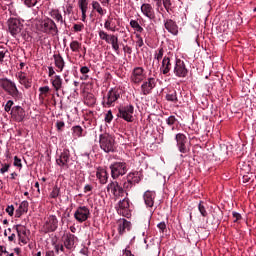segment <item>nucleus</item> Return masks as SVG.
Instances as JSON below:
<instances>
[{
    "label": "nucleus",
    "instance_id": "24",
    "mask_svg": "<svg viewBox=\"0 0 256 256\" xmlns=\"http://www.w3.org/2000/svg\"><path fill=\"white\" fill-rule=\"evenodd\" d=\"M53 59L57 72L62 73V71L65 69V59H63V56H61L60 53H54Z\"/></svg>",
    "mask_w": 256,
    "mask_h": 256
},
{
    "label": "nucleus",
    "instance_id": "8",
    "mask_svg": "<svg viewBox=\"0 0 256 256\" xmlns=\"http://www.w3.org/2000/svg\"><path fill=\"white\" fill-rule=\"evenodd\" d=\"M89 217H91V211L87 206H79L74 213V219L78 223H85Z\"/></svg>",
    "mask_w": 256,
    "mask_h": 256
},
{
    "label": "nucleus",
    "instance_id": "29",
    "mask_svg": "<svg viewBox=\"0 0 256 256\" xmlns=\"http://www.w3.org/2000/svg\"><path fill=\"white\" fill-rule=\"evenodd\" d=\"M127 181H130V183L137 185V183H141V172L139 171H134V172H130L127 177H126Z\"/></svg>",
    "mask_w": 256,
    "mask_h": 256
},
{
    "label": "nucleus",
    "instance_id": "37",
    "mask_svg": "<svg viewBox=\"0 0 256 256\" xmlns=\"http://www.w3.org/2000/svg\"><path fill=\"white\" fill-rule=\"evenodd\" d=\"M61 196V189L57 186H54L52 191L50 192V199H57V197Z\"/></svg>",
    "mask_w": 256,
    "mask_h": 256
},
{
    "label": "nucleus",
    "instance_id": "31",
    "mask_svg": "<svg viewBox=\"0 0 256 256\" xmlns=\"http://www.w3.org/2000/svg\"><path fill=\"white\" fill-rule=\"evenodd\" d=\"M91 5H92V11H95V13H98V15H100L101 17L107 14V10L104 9L103 6H101V2L97 0H93L91 2Z\"/></svg>",
    "mask_w": 256,
    "mask_h": 256
},
{
    "label": "nucleus",
    "instance_id": "48",
    "mask_svg": "<svg viewBox=\"0 0 256 256\" xmlns=\"http://www.w3.org/2000/svg\"><path fill=\"white\" fill-rule=\"evenodd\" d=\"M86 103H87V105H95V103H96L95 96H93V94H88L86 96Z\"/></svg>",
    "mask_w": 256,
    "mask_h": 256
},
{
    "label": "nucleus",
    "instance_id": "34",
    "mask_svg": "<svg viewBox=\"0 0 256 256\" xmlns=\"http://www.w3.org/2000/svg\"><path fill=\"white\" fill-rule=\"evenodd\" d=\"M29 211V202L27 200H24L19 205V208L16 210V217H21V215H24V213H27Z\"/></svg>",
    "mask_w": 256,
    "mask_h": 256
},
{
    "label": "nucleus",
    "instance_id": "21",
    "mask_svg": "<svg viewBox=\"0 0 256 256\" xmlns=\"http://www.w3.org/2000/svg\"><path fill=\"white\" fill-rule=\"evenodd\" d=\"M78 240L75 234L67 233L63 237V245L68 251H73V249H75V242Z\"/></svg>",
    "mask_w": 256,
    "mask_h": 256
},
{
    "label": "nucleus",
    "instance_id": "47",
    "mask_svg": "<svg viewBox=\"0 0 256 256\" xmlns=\"http://www.w3.org/2000/svg\"><path fill=\"white\" fill-rule=\"evenodd\" d=\"M64 17L65 15H71L73 13V4H67L66 7L63 8Z\"/></svg>",
    "mask_w": 256,
    "mask_h": 256
},
{
    "label": "nucleus",
    "instance_id": "62",
    "mask_svg": "<svg viewBox=\"0 0 256 256\" xmlns=\"http://www.w3.org/2000/svg\"><path fill=\"white\" fill-rule=\"evenodd\" d=\"M91 191H93V185L91 184H86L84 186V193H90Z\"/></svg>",
    "mask_w": 256,
    "mask_h": 256
},
{
    "label": "nucleus",
    "instance_id": "54",
    "mask_svg": "<svg viewBox=\"0 0 256 256\" xmlns=\"http://www.w3.org/2000/svg\"><path fill=\"white\" fill-rule=\"evenodd\" d=\"M104 27L108 30V31H113L115 32V27L113 26V24L110 21H106L104 24Z\"/></svg>",
    "mask_w": 256,
    "mask_h": 256
},
{
    "label": "nucleus",
    "instance_id": "20",
    "mask_svg": "<svg viewBox=\"0 0 256 256\" xmlns=\"http://www.w3.org/2000/svg\"><path fill=\"white\" fill-rule=\"evenodd\" d=\"M189 73L187 67L185 66V62L181 59H176L174 74L176 77H185Z\"/></svg>",
    "mask_w": 256,
    "mask_h": 256
},
{
    "label": "nucleus",
    "instance_id": "5",
    "mask_svg": "<svg viewBox=\"0 0 256 256\" xmlns=\"http://www.w3.org/2000/svg\"><path fill=\"white\" fill-rule=\"evenodd\" d=\"M112 179H119L128 171L126 162H114L110 165Z\"/></svg>",
    "mask_w": 256,
    "mask_h": 256
},
{
    "label": "nucleus",
    "instance_id": "57",
    "mask_svg": "<svg viewBox=\"0 0 256 256\" xmlns=\"http://www.w3.org/2000/svg\"><path fill=\"white\" fill-rule=\"evenodd\" d=\"M137 37V41H136V47H143L144 43H143V38H141V36L139 34H136Z\"/></svg>",
    "mask_w": 256,
    "mask_h": 256
},
{
    "label": "nucleus",
    "instance_id": "26",
    "mask_svg": "<svg viewBox=\"0 0 256 256\" xmlns=\"http://www.w3.org/2000/svg\"><path fill=\"white\" fill-rule=\"evenodd\" d=\"M127 231H131V222L126 219H122L118 221V233L119 235H125Z\"/></svg>",
    "mask_w": 256,
    "mask_h": 256
},
{
    "label": "nucleus",
    "instance_id": "12",
    "mask_svg": "<svg viewBox=\"0 0 256 256\" xmlns=\"http://www.w3.org/2000/svg\"><path fill=\"white\" fill-rule=\"evenodd\" d=\"M142 15L147 17L149 21H157V16H155V8L150 3H143L140 7Z\"/></svg>",
    "mask_w": 256,
    "mask_h": 256
},
{
    "label": "nucleus",
    "instance_id": "49",
    "mask_svg": "<svg viewBox=\"0 0 256 256\" xmlns=\"http://www.w3.org/2000/svg\"><path fill=\"white\" fill-rule=\"evenodd\" d=\"M79 47H80V44L78 41H73L71 42L70 44V49L71 51H73L74 53H77V51H79Z\"/></svg>",
    "mask_w": 256,
    "mask_h": 256
},
{
    "label": "nucleus",
    "instance_id": "32",
    "mask_svg": "<svg viewBox=\"0 0 256 256\" xmlns=\"http://www.w3.org/2000/svg\"><path fill=\"white\" fill-rule=\"evenodd\" d=\"M50 81L54 88V91L58 92L63 89V78H61L59 75H55L53 78H51Z\"/></svg>",
    "mask_w": 256,
    "mask_h": 256
},
{
    "label": "nucleus",
    "instance_id": "43",
    "mask_svg": "<svg viewBox=\"0 0 256 256\" xmlns=\"http://www.w3.org/2000/svg\"><path fill=\"white\" fill-rule=\"evenodd\" d=\"M198 211L200 212L202 217H207L208 213H207V210L205 208V204L203 203V201H200V203L198 205Z\"/></svg>",
    "mask_w": 256,
    "mask_h": 256
},
{
    "label": "nucleus",
    "instance_id": "53",
    "mask_svg": "<svg viewBox=\"0 0 256 256\" xmlns=\"http://www.w3.org/2000/svg\"><path fill=\"white\" fill-rule=\"evenodd\" d=\"M6 213H8V215H9L10 217H13V215H14V213H15V206H13V205L7 206V208H6Z\"/></svg>",
    "mask_w": 256,
    "mask_h": 256
},
{
    "label": "nucleus",
    "instance_id": "6",
    "mask_svg": "<svg viewBox=\"0 0 256 256\" xmlns=\"http://www.w3.org/2000/svg\"><path fill=\"white\" fill-rule=\"evenodd\" d=\"M8 29L10 33H29L23 22L17 18H10L8 20Z\"/></svg>",
    "mask_w": 256,
    "mask_h": 256
},
{
    "label": "nucleus",
    "instance_id": "42",
    "mask_svg": "<svg viewBox=\"0 0 256 256\" xmlns=\"http://www.w3.org/2000/svg\"><path fill=\"white\" fill-rule=\"evenodd\" d=\"M133 183H131V181H129V180H126L124 183H123V186H122V189H123V191H124V193H126V195H128V191L130 190V189H133Z\"/></svg>",
    "mask_w": 256,
    "mask_h": 256
},
{
    "label": "nucleus",
    "instance_id": "45",
    "mask_svg": "<svg viewBox=\"0 0 256 256\" xmlns=\"http://www.w3.org/2000/svg\"><path fill=\"white\" fill-rule=\"evenodd\" d=\"M41 0H24V5L28 8L35 7Z\"/></svg>",
    "mask_w": 256,
    "mask_h": 256
},
{
    "label": "nucleus",
    "instance_id": "52",
    "mask_svg": "<svg viewBox=\"0 0 256 256\" xmlns=\"http://www.w3.org/2000/svg\"><path fill=\"white\" fill-rule=\"evenodd\" d=\"M40 91V97L41 95H45V97H47V93H49V91H51V89L49 88V86H44V87H40L39 88Z\"/></svg>",
    "mask_w": 256,
    "mask_h": 256
},
{
    "label": "nucleus",
    "instance_id": "33",
    "mask_svg": "<svg viewBox=\"0 0 256 256\" xmlns=\"http://www.w3.org/2000/svg\"><path fill=\"white\" fill-rule=\"evenodd\" d=\"M160 70L163 75H167L171 71V59L169 57L165 56L163 58Z\"/></svg>",
    "mask_w": 256,
    "mask_h": 256
},
{
    "label": "nucleus",
    "instance_id": "13",
    "mask_svg": "<svg viewBox=\"0 0 256 256\" xmlns=\"http://www.w3.org/2000/svg\"><path fill=\"white\" fill-rule=\"evenodd\" d=\"M58 227H59V220L57 219V216L50 215L44 224L46 233H53L57 231Z\"/></svg>",
    "mask_w": 256,
    "mask_h": 256
},
{
    "label": "nucleus",
    "instance_id": "50",
    "mask_svg": "<svg viewBox=\"0 0 256 256\" xmlns=\"http://www.w3.org/2000/svg\"><path fill=\"white\" fill-rule=\"evenodd\" d=\"M57 255H59V252L61 251V253H65V245L63 244H56L54 247Z\"/></svg>",
    "mask_w": 256,
    "mask_h": 256
},
{
    "label": "nucleus",
    "instance_id": "63",
    "mask_svg": "<svg viewBox=\"0 0 256 256\" xmlns=\"http://www.w3.org/2000/svg\"><path fill=\"white\" fill-rule=\"evenodd\" d=\"M20 35L24 41H31V35H29V33H21Z\"/></svg>",
    "mask_w": 256,
    "mask_h": 256
},
{
    "label": "nucleus",
    "instance_id": "10",
    "mask_svg": "<svg viewBox=\"0 0 256 256\" xmlns=\"http://www.w3.org/2000/svg\"><path fill=\"white\" fill-rule=\"evenodd\" d=\"M118 205L119 208L117 209V213L122 215V217L129 219V217H131L129 198H124L123 200L119 201Z\"/></svg>",
    "mask_w": 256,
    "mask_h": 256
},
{
    "label": "nucleus",
    "instance_id": "41",
    "mask_svg": "<svg viewBox=\"0 0 256 256\" xmlns=\"http://www.w3.org/2000/svg\"><path fill=\"white\" fill-rule=\"evenodd\" d=\"M166 123L167 125H169V127H172V131H175V123H177V118L175 116H169L167 119H166Z\"/></svg>",
    "mask_w": 256,
    "mask_h": 256
},
{
    "label": "nucleus",
    "instance_id": "59",
    "mask_svg": "<svg viewBox=\"0 0 256 256\" xmlns=\"http://www.w3.org/2000/svg\"><path fill=\"white\" fill-rule=\"evenodd\" d=\"M9 167H11L10 164H4L2 165L1 169H0V173L4 174L7 173V171H9Z\"/></svg>",
    "mask_w": 256,
    "mask_h": 256
},
{
    "label": "nucleus",
    "instance_id": "15",
    "mask_svg": "<svg viewBox=\"0 0 256 256\" xmlns=\"http://www.w3.org/2000/svg\"><path fill=\"white\" fill-rule=\"evenodd\" d=\"M107 191H111L114 197H123L125 195V190H123V186L119 185V182L112 181L107 185Z\"/></svg>",
    "mask_w": 256,
    "mask_h": 256
},
{
    "label": "nucleus",
    "instance_id": "46",
    "mask_svg": "<svg viewBox=\"0 0 256 256\" xmlns=\"http://www.w3.org/2000/svg\"><path fill=\"white\" fill-rule=\"evenodd\" d=\"M162 4L164 9L167 11V13H171L172 9H171V0H162Z\"/></svg>",
    "mask_w": 256,
    "mask_h": 256
},
{
    "label": "nucleus",
    "instance_id": "51",
    "mask_svg": "<svg viewBox=\"0 0 256 256\" xmlns=\"http://www.w3.org/2000/svg\"><path fill=\"white\" fill-rule=\"evenodd\" d=\"M113 121V112L109 110L105 115V122L111 123Z\"/></svg>",
    "mask_w": 256,
    "mask_h": 256
},
{
    "label": "nucleus",
    "instance_id": "4",
    "mask_svg": "<svg viewBox=\"0 0 256 256\" xmlns=\"http://www.w3.org/2000/svg\"><path fill=\"white\" fill-rule=\"evenodd\" d=\"M133 113H135V107L132 104L121 105L118 108V117L127 123H133Z\"/></svg>",
    "mask_w": 256,
    "mask_h": 256
},
{
    "label": "nucleus",
    "instance_id": "28",
    "mask_svg": "<svg viewBox=\"0 0 256 256\" xmlns=\"http://www.w3.org/2000/svg\"><path fill=\"white\" fill-rule=\"evenodd\" d=\"M18 81L20 85H24L25 89H31V83H33V80L31 78H27L25 72L18 73Z\"/></svg>",
    "mask_w": 256,
    "mask_h": 256
},
{
    "label": "nucleus",
    "instance_id": "39",
    "mask_svg": "<svg viewBox=\"0 0 256 256\" xmlns=\"http://www.w3.org/2000/svg\"><path fill=\"white\" fill-rule=\"evenodd\" d=\"M164 53H165V50L163 49V47L158 48L155 51L154 59H156V61H161V59H163Z\"/></svg>",
    "mask_w": 256,
    "mask_h": 256
},
{
    "label": "nucleus",
    "instance_id": "7",
    "mask_svg": "<svg viewBox=\"0 0 256 256\" xmlns=\"http://www.w3.org/2000/svg\"><path fill=\"white\" fill-rule=\"evenodd\" d=\"M71 162V151L64 148L63 151L56 158V165L62 167L63 169H69V163Z\"/></svg>",
    "mask_w": 256,
    "mask_h": 256
},
{
    "label": "nucleus",
    "instance_id": "44",
    "mask_svg": "<svg viewBox=\"0 0 256 256\" xmlns=\"http://www.w3.org/2000/svg\"><path fill=\"white\" fill-rule=\"evenodd\" d=\"M13 105H15L13 100L7 101V103L4 106V110L6 111V113H11V111H13Z\"/></svg>",
    "mask_w": 256,
    "mask_h": 256
},
{
    "label": "nucleus",
    "instance_id": "17",
    "mask_svg": "<svg viewBox=\"0 0 256 256\" xmlns=\"http://www.w3.org/2000/svg\"><path fill=\"white\" fill-rule=\"evenodd\" d=\"M145 69L143 67H136L133 69L130 80L132 83H135L136 85H139V83L143 82V79H145Z\"/></svg>",
    "mask_w": 256,
    "mask_h": 256
},
{
    "label": "nucleus",
    "instance_id": "11",
    "mask_svg": "<svg viewBox=\"0 0 256 256\" xmlns=\"http://www.w3.org/2000/svg\"><path fill=\"white\" fill-rule=\"evenodd\" d=\"M40 31L42 33H59V30H57V24L53 19H47L40 24Z\"/></svg>",
    "mask_w": 256,
    "mask_h": 256
},
{
    "label": "nucleus",
    "instance_id": "27",
    "mask_svg": "<svg viewBox=\"0 0 256 256\" xmlns=\"http://www.w3.org/2000/svg\"><path fill=\"white\" fill-rule=\"evenodd\" d=\"M164 27L168 33H179V27L172 19H164Z\"/></svg>",
    "mask_w": 256,
    "mask_h": 256
},
{
    "label": "nucleus",
    "instance_id": "9",
    "mask_svg": "<svg viewBox=\"0 0 256 256\" xmlns=\"http://www.w3.org/2000/svg\"><path fill=\"white\" fill-rule=\"evenodd\" d=\"M14 229H16L17 236L19 238L20 243L23 245H27L29 243V234L31 233L27 228L23 225H15Z\"/></svg>",
    "mask_w": 256,
    "mask_h": 256
},
{
    "label": "nucleus",
    "instance_id": "40",
    "mask_svg": "<svg viewBox=\"0 0 256 256\" xmlns=\"http://www.w3.org/2000/svg\"><path fill=\"white\" fill-rule=\"evenodd\" d=\"M166 99L168 101H171L172 103H177V101H179V99L177 98V92L176 91L168 93L166 95Z\"/></svg>",
    "mask_w": 256,
    "mask_h": 256
},
{
    "label": "nucleus",
    "instance_id": "16",
    "mask_svg": "<svg viewBox=\"0 0 256 256\" xmlns=\"http://www.w3.org/2000/svg\"><path fill=\"white\" fill-rule=\"evenodd\" d=\"M100 39L106 41V43H110L114 51H119V39L115 35L107 34V33H99Z\"/></svg>",
    "mask_w": 256,
    "mask_h": 256
},
{
    "label": "nucleus",
    "instance_id": "23",
    "mask_svg": "<svg viewBox=\"0 0 256 256\" xmlns=\"http://www.w3.org/2000/svg\"><path fill=\"white\" fill-rule=\"evenodd\" d=\"M78 7L81 11V21L83 23L87 22V11H89V0H78Z\"/></svg>",
    "mask_w": 256,
    "mask_h": 256
},
{
    "label": "nucleus",
    "instance_id": "22",
    "mask_svg": "<svg viewBox=\"0 0 256 256\" xmlns=\"http://www.w3.org/2000/svg\"><path fill=\"white\" fill-rule=\"evenodd\" d=\"M157 86L155 78H148L147 81L143 82L141 85V91L143 95H151V92Z\"/></svg>",
    "mask_w": 256,
    "mask_h": 256
},
{
    "label": "nucleus",
    "instance_id": "19",
    "mask_svg": "<svg viewBox=\"0 0 256 256\" xmlns=\"http://www.w3.org/2000/svg\"><path fill=\"white\" fill-rule=\"evenodd\" d=\"M48 15L51 17L52 21H56L60 25H65V16L61 14V10L57 8L48 9Z\"/></svg>",
    "mask_w": 256,
    "mask_h": 256
},
{
    "label": "nucleus",
    "instance_id": "64",
    "mask_svg": "<svg viewBox=\"0 0 256 256\" xmlns=\"http://www.w3.org/2000/svg\"><path fill=\"white\" fill-rule=\"evenodd\" d=\"M74 31L79 32L83 29V24H75L73 26Z\"/></svg>",
    "mask_w": 256,
    "mask_h": 256
},
{
    "label": "nucleus",
    "instance_id": "18",
    "mask_svg": "<svg viewBox=\"0 0 256 256\" xmlns=\"http://www.w3.org/2000/svg\"><path fill=\"white\" fill-rule=\"evenodd\" d=\"M175 139L180 153H189V149L187 148V136L183 133H178Z\"/></svg>",
    "mask_w": 256,
    "mask_h": 256
},
{
    "label": "nucleus",
    "instance_id": "35",
    "mask_svg": "<svg viewBox=\"0 0 256 256\" xmlns=\"http://www.w3.org/2000/svg\"><path fill=\"white\" fill-rule=\"evenodd\" d=\"M80 73L82 75L81 79L83 81H87V79H89V75L88 74L91 73V69H89V67H87V66H82L80 68Z\"/></svg>",
    "mask_w": 256,
    "mask_h": 256
},
{
    "label": "nucleus",
    "instance_id": "14",
    "mask_svg": "<svg viewBox=\"0 0 256 256\" xmlns=\"http://www.w3.org/2000/svg\"><path fill=\"white\" fill-rule=\"evenodd\" d=\"M10 115L16 123H23L25 120V109L21 106H13Z\"/></svg>",
    "mask_w": 256,
    "mask_h": 256
},
{
    "label": "nucleus",
    "instance_id": "55",
    "mask_svg": "<svg viewBox=\"0 0 256 256\" xmlns=\"http://www.w3.org/2000/svg\"><path fill=\"white\" fill-rule=\"evenodd\" d=\"M232 217L234 218V223H238V221L243 219V217L238 212H233Z\"/></svg>",
    "mask_w": 256,
    "mask_h": 256
},
{
    "label": "nucleus",
    "instance_id": "1",
    "mask_svg": "<svg viewBox=\"0 0 256 256\" xmlns=\"http://www.w3.org/2000/svg\"><path fill=\"white\" fill-rule=\"evenodd\" d=\"M99 145L100 149H102L104 153H115L117 151V146H115V137L109 133L99 135Z\"/></svg>",
    "mask_w": 256,
    "mask_h": 256
},
{
    "label": "nucleus",
    "instance_id": "25",
    "mask_svg": "<svg viewBox=\"0 0 256 256\" xmlns=\"http://www.w3.org/2000/svg\"><path fill=\"white\" fill-rule=\"evenodd\" d=\"M96 177L99 180L100 185H107V181H109V173L107 170L103 168H98L96 172Z\"/></svg>",
    "mask_w": 256,
    "mask_h": 256
},
{
    "label": "nucleus",
    "instance_id": "60",
    "mask_svg": "<svg viewBox=\"0 0 256 256\" xmlns=\"http://www.w3.org/2000/svg\"><path fill=\"white\" fill-rule=\"evenodd\" d=\"M56 127H57V130H58V131H63V128L65 127V122H63V121H58V122L56 123Z\"/></svg>",
    "mask_w": 256,
    "mask_h": 256
},
{
    "label": "nucleus",
    "instance_id": "61",
    "mask_svg": "<svg viewBox=\"0 0 256 256\" xmlns=\"http://www.w3.org/2000/svg\"><path fill=\"white\" fill-rule=\"evenodd\" d=\"M158 229H160V231L163 233L165 232V229H167V224H165V222H160L158 225H157Z\"/></svg>",
    "mask_w": 256,
    "mask_h": 256
},
{
    "label": "nucleus",
    "instance_id": "2",
    "mask_svg": "<svg viewBox=\"0 0 256 256\" xmlns=\"http://www.w3.org/2000/svg\"><path fill=\"white\" fill-rule=\"evenodd\" d=\"M1 87L8 93V95L13 97L15 101H21V99H23V93L19 91L15 82L8 78L1 79Z\"/></svg>",
    "mask_w": 256,
    "mask_h": 256
},
{
    "label": "nucleus",
    "instance_id": "38",
    "mask_svg": "<svg viewBox=\"0 0 256 256\" xmlns=\"http://www.w3.org/2000/svg\"><path fill=\"white\" fill-rule=\"evenodd\" d=\"M72 131L75 137H83V128L81 126H73Z\"/></svg>",
    "mask_w": 256,
    "mask_h": 256
},
{
    "label": "nucleus",
    "instance_id": "56",
    "mask_svg": "<svg viewBox=\"0 0 256 256\" xmlns=\"http://www.w3.org/2000/svg\"><path fill=\"white\" fill-rule=\"evenodd\" d=\"M241 15H243V13L241 12H238L235 16V19H236V23L238 25H241V23H243V17H241Z\"/></svg>",
    "mask_w": 256,
    "mask_h": 256
},
{
    "label": "nucleus",
    "instance_id": "36",
    "mask_svg": "<svg viewBox=\"0 0 256 256\" xmlns=\"http://www.w3.org/2000/svg\"><path fill=\"white\" fill-rule=\"evenodd\" d=\"M130 27H132L134 31H137V33H141L143 31V27L140 26L137 20H130Z\"/></svg>",
    "mask_w": 256,
    "mask_h": 256
},
{
    "label": "nucleus",
    "instance_id": "30",
    "mask_svg": "<svg viewBox=\"0 0 256 256\" xmlns=\"http://www.w3.org/2000/svg\"><path fill=\"white\" fill-rule=\"evenodd\" d=\"M144 202L147 207H153V205H155V192L146 191L144 193Z\"/></svg>",
    "mask_w": 256,
    "mask_h": 256
},
{
    "label": "nucleus",
    "instance_id": "3",
    "mask_svg": "<svg viewBox=\"0 0 256 256\" xmlns=\"http://www.w3.org/2000/svg\"><path fill=\"white\" fill-rule=\"evenodd\" d=\"M121 99V90L119 88H111L106 96L103 97V107H115V102Z\"/></svg>",
    "mask_w": 256,
    "mask_h": 256
},
{
    "label": "nucleus",
    "instance_id": "58",
    "mask_svg": "<svg viewBox=\"0 0 256 256\" xmlns=\"http://www.w3.org/2000/svg\"><path fill=\"white\" fill-rule=\"evenodd\" d=\"M14 166L15 167H23V165L21 164V158L15 156L14 157Z\"/></svg>",
    "mask_w": 256,
    "mask_h": 256
}]
</instances>
